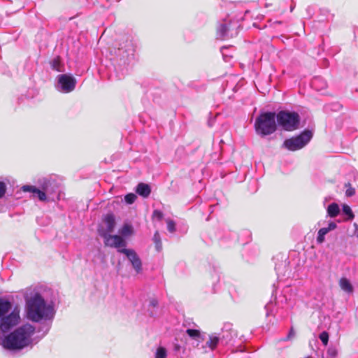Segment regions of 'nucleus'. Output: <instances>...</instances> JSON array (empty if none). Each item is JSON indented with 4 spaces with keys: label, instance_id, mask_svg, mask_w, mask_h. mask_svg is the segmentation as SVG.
<instances>
[{
    "label": "nucleus",
    "instance_id": "nucleus-1",
    "mask_svg": "<svg viewBox=\"0 0 358 358\" xmlns=\"http://www.w3.org/2000/svg\"><path fill=\"white\" fill-rule=\"evenodd\" d=\"M53 291L46 285L38 284L23 292L27 317L35 322H52L55 315V304L48 297Z\"/></svg>",
    "mask_w": 358,
    "mask_h": 358
},
{
    "label": "nucleus",
    "instance_id": "nucleus-2",
    "mask_svg": "<svg viewBox=\"0 0 358 358\" xmlns=\"http://www.w3.org/2000/svg\"><path fill=\"white\" fill-rule=\"evenodd\" d=\"M34 331L35 328L31 324L22 325L6 336L2 341V345L9 350H20L31 344V336Z\"/></svg>",
    "mask_w": 358,
    "mask_h": 358
},
{
    "label": "nucleus",
    "instance_id": "nucleus-3",
    "mask_svg": "<svg viewBox=\"0 0 358 358\" xmlns=\"http://www.w3.org/2000/svg\"><path fill=\"white\" fill-rule=\"evenodd\" d=\"M275 113L274 112L261 113L255 119V129L256 133L262 137L274 133L277 129L275 122Z\"/></svg>",
    "mask_w": 358,
    "mask_h": 358
},
{
    "label": "nucleus",
    "instance_id": "nucleus-4",
    "mask_svg": "<svg viewBox=\"0 0 358 358\" xmlns=\"http://www.w3.org/2000/svg\"><path fill=\"white\" fill-rule=\"evenodd\" d=\"M135 45L129 37H123L115 50L114 60L120 66H127L134 58Z\"/></svg>",
    "mask_w": 358,
    "mask_h": 358
},
{
    "label": "nucleus",
    "instance_id": "nucleus-5",
    "mask_svg": "<svg viewBox=\"0 0 358 358\" xmlns=\"http://www.w3.org/2000/svg\"><path fill=\"white\" fill-rule=\"evenodd\" d=\"M278 125L285 131H293L299 127L300 116L298 113L289 110H280L276 115Z\"/></svg>",
    "mask_w": 358,
    "mask_h": 358
},
{
    "label": "nucleus",
    "instance_id": "nucleus-6",
    "mask_svg": "<svg viewBox=\"0 0 358 358\" xmlns=\"http://www.w3.org/2000/svg\"><path fill=\"white\" fill-rule=\"evenodd\" d=\"M313 132L306 129L300 134L286 139L283 143V147L290 151H296L305 147L312 139Z\"/></svg>",
    "mask_w": 358,
    "mask_h": 358
},
{
    "label": "nucleus",
    "instance_id": "nucleus-7",
    "mask_svg": "<svg viewBox=\"0 0 358 358\" xmlns=\"http://www.w3.org/2000/svg\"><path fill=\"white\" fill-rule=\"evenodd\" d=\"M20 320V310L17 308H15L9 314L0 317V331L2 333L10 331L19 324Z\"/></svg>",
    "mask_w": 358,
    "mask_h": 358
},
{
    "label": "nucleus",
    "instance_id": "nucleus-8",
    "mask_svg": "<svg viewBox=\"0 0 358 358\" xmlns=\"http://www.w3.org/2000/svg\"><path fill=\"white\" fill-rule=\"evenodd\" d=\"M77 83L76 78L70 73L60 74L57 76V90L62 93L73 92Z\"/></svg>",
    "mask_w": 358,
    "mask_h": 358
},
{
    "label": "nucleus",
    "instance_id": "nucleus-9",
    "mask_svg": "<svg viewBox=\"0 0 358 358\" xmlns=\"http://www.w3.org/2000/svg\"><path fill=\"white\" fill-rule=\"evenodd\" d=\"M220 341V336L217 333L206 334L204 342L196 343L194 347L202 353H208L215 350Z\"/></svg>",
    "mask_w": 358,
    "mask_h": 358
},
{
    "label": "nucleus",
    "instance_id": "nucleus-10",
    "mask_svg": "<svg viewBox=\"0 0 358 358\" xmlns=\"http://www.w3.org/2000/svg\"><path fill=\"white\" fill-rule=\"evenodd\" d=\"M234 27L232 28V22L224 20V21L219 24L217 29V37L219 39L224 40L231 38L238 34V27L234 24Z\"/></svg>",
    "mask_w": 358,
    "mask_h": 358
},
{
    "label": "nucleus",
    "instance_id": "nucleus-11",
    "mask_svg": "<svg viewBox=\"0 0 358 358\" xmlns=\"http://www.w3.org/2000/svg\"><path fill=\"white\" fill-rule=\"evenodd\" d=\"M118 252L126 256L136 273L142 272V261L134 250L129 248L120 249L118 250Z\"/></svg>",
    "mask_w": 358,
    "mask_h": 358
},
{
    "label": "nucleus",
    "instance_id": "nucleus-12",
    "mask_svg": "<svg viewBox=\"0 0 358 358\" xmlns=\"http://www.w3.org/2000/svg\"><path fill=\"white\" fill-rule=\"evenodd\" d=\"M38 185L40 188L43 189L46 194L53 199L54 195L57 192L59 189V184L57 180L52 177L43 178L39 179Z\"/></svg>",
    "mask_w": 358,
    "mask_h": 358
},
{
    "label": "nucleus",
    "instance_id": "nucleus-13",
    "mask_svg": "<svg viewBox=\"0 0 358 358\" xmlns=\"http://www.w3.org/2000/svg\"><path fill=\"white\" fill-rule=\"evenodd\" d=\"M101 236L104 238L105 245L111 248H115L118 250L125 249L127 245L126 241L120 236L110 235L106 233L101 234Z\"/></svg>",
    "mask_w": 358,
    "mask_h": 358
},
{
    "label": "nucleus",
    "instance_id": "nucleus-14",
    "mask_svg": "<svg viewBox=\"0 0 358 358\" xmlns=\"http://www.w3.org/2000/svg\"><path fill=\"white\" fill-rule=\"evenodd\" d=\"M274 260L279 262L278 263H275V270L278 278L285 276L287 267V259L283 255H278L274 258Z\"/></svg>",
    "mask_w": 358,
    "mask_h": 358
},
{
    "label": "nucleus",
    "instance_id": "nucleus-15",
    "mask_svg": "<svg viewBox=\"0 0 358 358\" xmlns=\"http://www.w3.org/2000/svg\"><path fill=\"white\" fill-rule=\"evenodd\" d=\"M22 190L24 192H31L34 194V197H38L41 201H45L47 200L48 196L45 192L42 189H38L35 186L32 185H23Z\"/></svg>",
    "mask_w": 358,
    "mask_h": 358
},
{
    "label": "nucleus",
    "instance_id": "nucleus-16",
    "mask_svg": "<svg viewBox=\"0 0 358 358\" xmlns=\"http://www.w3.org/2000/svg\"><path fill=\"white\" fill-rule=\"evenodd\" d=\"M217 334L220 336V341L227 344L233 338L232 324L231 323L224 324L221 333Z\"/></svg>",
    "mask_w": 358,
    "mask_h": 358
},
{
    "label": "nucleus",
    "instance_id": "nucleus-17",
    "mask_svg": "<svg viewBox=\"0 0 358 358\" xmlns=\"http://www.w3.org/2000/svg\"><path fill=\"white\" fill-rule=\"evenodd\" d=\"M186 334L194 341V345L198 343L204 342L206 340V334H201L199 329H187Z\"/></svg>",
    "mask_w": 358,
    "mask_h": 358
},
{
    "label": "nucleus",
    "instance_id": "nucleus-18",
    "mask_svg": "<svg viewBox=\"0 0 358 358\" xmlns=\"http://www.w3.org/2000/svg\"><path fill=\"white\" fill-rule=\"evenodd\" d=\"M337 225L334 222L329 223L327 227L321 228L317 232V242L322 243L324 241L325 236L331 231L335 229Z\"/></svg>",
    "mask_w": 358,
    "mask_h": 358
},
{
    "label": "nucleus",
    "instance_id": "nucleus-19",
    "mask_svg": "<svg viewBox=\"0 0 358 358\" xmlns=\"http://www.w3.org/2000/svg\"><path fill=\"white\" fill-rule=\"evenodd\" d=\"M50 65L52 70L57 72H64L65 71L64 65L62 62L60 57H54L50 61Z\"/></svg>",
    "mask_w": 358,
    "mask_h": 358
},
{
    "label": "nucleus",
    "instance_id": "nucleus-20",
    "mask_svg": "<svg viewBox=\"0 0 358 358\" xmlns=\"http://www.w3.org/2000/svg\"><path fill=\"white\" fill-rule=\"evenodd\" d=\"M136 192L138 195L147 198L150 194L151 189L149 185L141 182L137 185Z\"/></svg>",
    "mask_w": 358,
    "mask_h": 358
},
{
    "label": "nucleus",
    "instance_id": "nucleus-21",
    "mask_svg": "<svg viewBox=\"0 0 358 358\" xmlns=\"http://www.w3.org/2000/svg\"><path fill=\"white\" fill-rule=\"evenodd\" d=\"M11 309V302L7 299L0 298V317L8 314Z\"/></svg>",
    "mask_w": 358,
    "mask_h": 358
},
{
    "label": "nucleus",
    "instance_id": "nucleus-22",
    "mask_svg": "<svg viewBox=\"0 0 358 358\" xmlns=\"http://www.w3.org/2000/svg\"><path fill=\"white\" fill-rule=\"evenodd\" d=\"M339 206L336 203H331L327 208V215L330 217H336L340 213Z\"/></svg>",
    "mask_w": 358,
    "mask_h": 358
},
{
    "label": "nucleus",
    "instance_id": "nucleus-23",
    "mask_svg": "<svg viewBox=\"0 0 358 358\" xmlns=\"http://www.w3.org/2000/svg\"><path fill=\"white\" fill-rule=\"evenodd\" d=\"M104 222L106 225V230L108 233H110L113 231L115 225V220L113 215L108 214L105 219Z\"/></svg>",
    "mask_w": 358,
    "mask_h": 358
},
{
    "label": "nucleus",
    "instance_id": "nucleus-24",
    "mask_svg": "<svg viewBox=\"0 0 358 358\" xmlns=\"http://www.w3.org/2000/svg\"><path fill=\"white\" fill-rule=\"evenodd\" d=\"M339 284H340L341 288L343 291H345V292H346L348 293L352 292V291H353L352 286L350 282L347 278H342L340 280Z\"/></svg>",
    "mask_w": 358,
    "mask_h": 358
},
{
    "label": "nucleus",
    "instance_id": "nucleus-25",
    "mask_svg": "<svg viewBox=\"0 0 358 358\" xmlns=\"http://www.w3.org/2000/svg\"><path fill=\"white\" fill-rule=\"evenodd\" d=\"M152 240L155 245L156 250L160 252L162 249V243L159 233L157 231L155 233Z\"/></svg>",
    "mask_w": 358,
    "mask_h": 358
},
{
    "label": "nucleus",
    "instance_id": "nucleus-26",
    "mask_svg": "<svg viewBox=\"0 0 358 358\" xmlns=\"http://www.w3.org/2000/svg\"><path fill=\"white\" fill-rule=\"evenodd\" d=\"M167 352L165 348L159 347L155 353V358H166Z\"/></svg>",
    "mask_w": 358,
    "mask_h": 358
},
{
    "label": "nucleus",
    "instance_id": "nucleus-27",
    "mask_svg": "<svg viewBox=\"0 0 358 358\" xmlns=\"http://www.w3.org/2000/svg\"><path fill=\"white\" fill-rule=\"evenodd\" d=\"M342 210L343 213L348 216V219L352 220L354 217V214L349 206L344 204Z\"/></svg>",
    "mask_w": 358,
    "mask_h": 358
},
{
    "label": "nucleus",
    "instance_id": "nucleus-28",
    "mask_svg": "<svg viewBox=\"0 0 358 358\" xmlns=\"http://www.w3.org/2000/svg\"><path fill=\"white\" fill-rule=\"evenodd\" d=\"M137 196L134 193H129L125 195L124 201L128 204H132L136 199Z\"/></svg>",
    "mask_w": 358,
    "mask_h": 358
},
{
    "label": "nucleus",
    "instance_id": "nucleus-29",
    "mask_svg": "<svg viewBox=\"0 0 358 358\" xmlns=\"http://www.w3.org/2000/svg\"><path fill=\"white\" fill-rule=\"evenodd\" d=\"M166 222L167 224V229L170 233H173L176 231V222L171 220L166 219Z\"/></svg>",
    "mask_w": 358,
    "mask_h": 358
},
{
    "label": "nucleus",
    "instance_id": "nucleus-30",
    "mask_svg": "<svg viewBox=\"0 0 358 358\" xmlns=\"http://www.w3.org/2000/svg\"><path fill=\"white\" fill-rule=\"evenodd\" d=\"M120 233L123 235V236H128V235H130L131 233H132V228L130 225L129 224H124L121 230H120Z\"/></svg>",
    "mask_w": 358,
    "mask_h": 358
},
{
    "label": "nucleus",
    "instance_id": "nucleus-31",
    "mask_svg": "<svg viewBox=\"0 0 358 358\" xmlns=\"http://www.w3.org/2000/svg\"><path fill=\"white\" fill-rule=\"evenodd\" d=\"M338 350L336 347L330 346L327 350L328 358H335L337 356Z\"/></svg>",
    "mask_w": 358,
    "mask_h": 358
},
{
    "label": "nucleus",
    "instance_id": "nucleus-32",
    "mask_svg": "<svg viewBox=\"0 0 358 358\" xmlns=\"http://www.w3.org/2000/svg\"><path fill=\"white\" fill-rule=\"evenodd\" d=\"M319 338L321 340L322 343L324 344V345H327L328 344L329 334L327 331H322L320 334Z\"/></svg>",
    "mask_w": 358,
    "mask_h": 358
},
{
    "label": "nucleus",
    "instance_id": "nucleus-33",
    "mask_svg": "<svg viewBox=\"0 0 358 358\" xmlns=\"http://www.w3.org/2000/svg\"><path fill=\"white\" fill-rule=\"evenodd\" d=\"M295 336V332L293 328H291L287 336L280 339V341H288L292 340Z\"/></svg>",
    "mask_w": 358,
    "mask_h": 358
},
{
    "label": "nucleus",
    "instance_id": "nucleus-34",
    "mask_svg": "<svg viewBox=\"0 0 358 358\" xmlns=\"http://www.w3.org/2000/svg\"><path fill=\"white\" fill-rule=\"evenodd\" d=\"M346 187H348L346 191H345V195L347 196H352L355 194V189L351 187L350 184L348 183V185H345Z\"/></svg>",
    "mask_w": 358,
    "mask_h": 358
},
{
    "label": "nucleus",
    "instance_id": "nucleus-35",
    "mask_svg": "<svg viewBox=\"0 0 358 358\" xmlns=\"http://www.w3.org/2000/svg\"><path fill=\"white\" fill-rule=\"evenodd\" d=\"M164 217L163 213L159 210H155L152 213V217L154 219H157L158 220H162Z\"/></svg>",
    "mask_w": 358,
    "mask_h": 358
},
{
    "label": "nucleus",
    "instance_id": "nucleus-36",
    "mask_svg": "<svg viewBox=\"0 0 358 358\" xmlns=\"http://www.w3.org/2000/svg\"><path fill=\"white\" fill-rule=\"evenodd\" d=\"M6 185L5 182L0 181V199H1L6 192Z\"/></svg>",
    "mask_w": 358,
    "mask_h": 358
},
{
    "label": "nucleus",
    "instance_id": "nucleus-37",
    "mask_svg": "<svg viewBox=\"0 0 358 358\" xmlns=\"http://www.w3.org/2000/svg\"><path fill=\"white\" fill-rule=\"evenodd\" d=\"M227 50H228V48H227V47H222L220 49V51L223 56V58L226 62H228V59H227L228 57H231V55H229V52H227Z\"/></svg>",
    "mask_w": 358,
    "mask_h": 358
},
{
    "label": "nucleus",
    "instance_id": "nucleus-38",
    "mask_svg": "<svg viewBox=\"0 0 358 358\" xmlns=\"http://www.w3.org/2000/svg\"><path fill=\"white\" fill-rule=\"evenodd\" d=\"M157 305H158V301L156 299L152 298L150 299V302H149L150 306L155 308L157 306Z\"/></svg>",
    "mask_w": 358,
    "mask_h": 358
},
{
    "label": "nucleus",
    "instance_id": "nucleus-39",
    "mask_svg": "<svg viewBox=\"0 0 358 358\" xmlns=\"http://www.w3.org/2000/svg\"><path fill=\"white\" fill-rule=\"evenodd\" d=\"M273 306V304L272 303H267L266 306H265V309L266 310V316H268L271 313H270V309L271 308V307Z\"/></svg>",
    "mask_w": 358,
    "mask_h": 358
},
{
    "label": "nucleus",
    "instance_id": "nucleus-40",
    "mask_svg": "<svg viewBox=\"0 0 358 358\" xmlns=\"http://www.w3.org/2000/svg\"><path fill=\"white\" fill-rule=\"evenodd\" d=\"M306 12L308 13V15L309 17H311L312 15H313V8L311 6H308L307 8H306Z\"/></svg>",
    "mask_w": 358,
    "mask_h": 358
},
{
    "label": "nucleus",
    "instance_id": "nucleus-41",
    "mask_svg": "<svg viewBox=\"0 0 358 358\" xmlns=\"http://www.w3.org/2000/svg\"><path fill=\"white\" fill-rule=\"evenodd\" d=\"M181 348V346L178 343H174L173 344V350L176 352H178Z\"/></svg>",
    "mask_w": 358,
    "mask_h": 358
},
{
    "label": "nucleus",
    "instance_id": "nucleus-42",
    "mask_svg": "<svg viewBox=\"0 0 358 358\" xmlns=\"http://www.w3.org/2000/svg\"><path fill=\"white\" fill-rule=\"evenodd\" d=\"M44 328H45V329L44 331L43 336L45 335L48 332V331L50 330V326L49 324H47V325L44 326Z\"/></svg>",
    "mask_w": 358,
    "mask_h": 358
},
{
    "label": "nucleus",
    "instance_id": "nucleus-43",
    "mask_svg": "<svg viewBox=\"0 0 358 358\" xmlns=\"http://www.w3.org/2000/svg\"><path fill=\"white\" fill-rule=\"evenodd\" d=\"M114 58H115V57L112 59H113V61L114 62L115 68H117V66H118L120 68L125 66H120L116 62H115Z\"/></svg>",
    "mask_w": 358,
    "mask_h": 358
},
{
    "label": "nucleus",
    "instance_id": "nucleus-44",
    "mask_svg": "<svg viewBox=\"0 0 358 358\" xmlns=\"http://www.w3.org/2000/svg\"><path fill=\"white\" fill-rule=\"evenodd\" d=\"M213 292H216V290H215V285L213 286Z\"/></svg>",
    "mask_w": 358,
    "mask_h": 358
},
{
    "label": "nucleus",
    "instance_id": "nucleus-45",
    "mask_svg": "<svg viewBox=\"0 0 358 358\" xmlns=\"http://www.w3.org/2000/svg\"><path fill=\"white\" fill-rule=\"evenodd\" d=\"M357 237H358V232H357Z\"/></svg>",
    "mask_w": 358,
    "mask_h": 358
}]
</instances>
